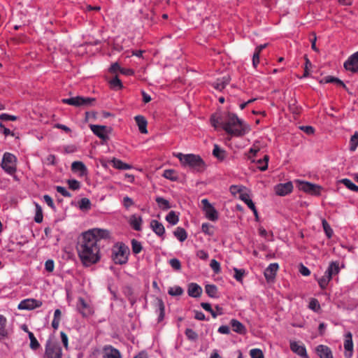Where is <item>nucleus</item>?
I'll return each mask as SVG.
<instances>
[{"instance_id": "nucleus-10", "label": "nucleus", "mask_w": 358, "mask_h": 358, "mask_svg": "<svg viewBox=\"0 0 358 358\" xmlns=\"http://www.w3.org/2000/svg\"><path fill=\"white\" fill-rule=\"evenodd\" d=\"M42 302L34 299H27L22 300L18 304V309L20 310H33L36 308L41 307Z\"/></svg>"}, {"instance_id": "nucleus-2", "label": "nucleus", "mask_w": 358, "mask_h": 358, "mask_svg": "<svg viewBox=\"0 0 358 358\" xmlns=\"http://www.w3.org/2000/svg\"><path fill=\"white\" fill-rule=\"evenodd\" d=\"M222 129L228 134L235 136H242L249 131V127L234 113H227L224 121L221 122Z\"/></svg>"}, {"instance_id": "nucleus-21", "label": "nucleus", "mask_w": 358, "mask_h": 358, "mask_svg": "<svg viewBox=\"0 0 358 358\" xmlns=\"http://www.w3.org/2000/svg\"><path fill=\"white\" fill-rule=\"evenodd\" d=\"M230 78L229 76H223L217 78L212 83V86L218 91L223 90L225 87L229 83Z\"/></svg>"}, {"instance_id": "nucleus-16", "label": "nucleus", "mask_w": 358, "mask_h": 358, "mask_svg": "<svg viewBox=\"0 0 358 358\" xmlns=\"http://www.w3.org/2000/svg\"><path fill=\"white\" fill-rule=\"evenodd\" d=\"M279 268L278 264L272 263L264 271V276L267 281H272L275 277L276 273Z\"/></svg>"}, {"instance_id": "nucleus-11", "label": "nucleus", "mask_w": 358, "mask_h": 358, "mask_svg": "<svg viewBox=\"0 0 358 358\" xmlns=\"http://www.w3.org/2000/svg\"><path fill=\"white\" fill-rule=\"evenodd\" d=\"M344 68L352 73L358 71V51L352 54L344 63Z\"/></svg>"}, {"instance_id": "nucleus-52", "label": "nucleus", "mask_w": 358, "mask_h": 358, "mask_svg": "<svg viewBox=\"0 0 358 358\" xmlns=\"http://www.w3.org/2000/svg\"><path fill=\"white\" fill-rule=\"evenodd\" d=\"M251 358H264V354L260 349L254 348L250 351Z\"/></svg>"}, {"instance_id": "nucleus-4", "label": "nucleus", "mask_w": 358, "mask_h": 358, "mask_svg": "<svg viewBox=\"0 0 358 358\" xmlns=\"http://www.w3.org/2000/svg\"><path fill=\"white\" fill-rule=\"evenodd\" d=\"M62 350L59 343L48 339L45 344L44 358H62Z\"/></svg>"}, {"instance_id": "nucleus-23", "label": "nucleus", "mask_w": 358, "mask_h": 358, "mask_svg": "<svg viewBox=\"0 0 358 358\" xmlns=\"http://www.w3.org/2000/svg\"><path fill=\"white\" fill-rule=\"evenodd\" d=\"M136 123L138 127V129L141 134H147V124L148 122L146 119L143 115H136L134 117Z\"/></svg>"}, {"instance_id": "nucleus-46", "label": "nucleus", "mask_w": 358, "mask_h": 358, "mask_svg": "<svg viewBox=\"0 0 358 358\" xmlns=\"http://www.w3.org/2000/svg\"><path fill=\"white\" fill-rule=\"evenodd\" d=\"M234 278L238 282H242L243 278L245 274V271L244 269H239L237 268H234Z\"/></svg>"}, {"instance_id": "nucleus-49", "label": "nucleus", "mask_w": 358, "mask_h": 358, "mask_svg": "<svg viewBox=\"0 0 358 358\" xmlns=\"http://www.w3.org/2000/svg\"><path fill=\"white\" fill-rule=\"evenodd\" d=\"M230 192L234 195H236V194L241 195V192H246L244 187L238 185H231L230 187Z\"/></svg>"}, {"instance_id": "nucleus-41", "label": "nucleus", "mask_w": 358, "mask_h": 358, "mask_svg": "<svg viewBox=\"0 0 358 358\" xmlns=\"http://www.w3.org/2000/svg\"><path fill=\"white\" fill-rule=\"evenodd\" d=\"M36 206V215L34 217V221L36 223H41L43 221V210L41 206L37 203H35Z\"/></svg>"}, {"instance_id": "nucleus-37", "label": "nucleus", "mask_w": 358, "mask_h": 358, "mask_svg": "<svg viewBox=\"0 0 358 358\" xmlns=\"http://www.w3.org/2000/svg\"><path fill=\"white\" fill-rule=\"evenodd\" d=\"M165 178L172 181H176L178 179V176L176 171L173 169H166L164 170L163 175Z\"/></svg>"}, {"instance_id": "nucleus-27", "label": "nucleus", "mask_w": 358, "mask_h": 358, "mask_svg": "<svg viewBox=\"0 0 358 358\" xmlns=\"http://www.w3.org/2000/svg\"><path fill=\"white\" fill-rule=\"evenodd\" d=\"M230 324L233 331L238 334H244L246 331L245 326L237 320L232 319L230 321Z\"/></svg>"}, {"instance_id": "nucleus-18", "label": "nucleus", "mask_w": 358, "mask_h": 358, "mask_svg": "<svg viewBox=\"0 0 358 358\" xmlns=\"http://www.w3.org/2000/svg\"><path fill=\"white\" fill-rule=\"evenodd\" d=\"M202 288L200 285L195 282H191L188 285L187 294L193 298H198L202 294Z\"/></svg>"}, {"instance_id": "nucleus-31", "label": "nucleus", "mask_w": 358, "mask_h": 358, "mask_svg": "<svg viewBox=\"0 0 358 358\" xmlns=\"http://www.w3.org/2000/svg\"><path fill=\"white\" fill-rule=\"evenodd\" d=\"M206 293L211 298H218V289L215 285H206L205 286Z\"/></svg>"}, {"instance_id": "nucleus-28", "label": "nucleus", "mask_w": 358, "mask_h": 358, "mask_svg": "<svg viewBox=\"0 0 358 358\" xmlns=\"http://www.w3.org/2000/svg\"><path fill=\"white\" fill-rule=\"evenodd\" d=\"M334 83L338 85H341L345 90H348V87L344 84V83L341 80H340L337 78H335L334 76H328L324 77L323 79H322L320 80V83Z\"/></svg>"}, {"instance_id": "nucleus-22", "label": "nucleus", "mask_w": 358, "mask_h": 358, "mask_svg": "<svg viewBox=\"0 0 358 358\" xmlns=\"http://www.w3.org/2000/svg\"><path fill=\"white\" fill-rule=\"evenodd\" d=\"M150 227L152 231L159 236H162L165 233L164 225L157 220H152L150 222Z\"/></svg>"}, {"instance_id": "nucleus-53", "label": "nucleus", "mask_w": 358, "mask_h": 358, "mask_svg": "<svg viewBox=\"0 0 358 358\" xmlns=\"http://www.w3.org/2000/svg\"><path fill=\"white\" fill-rule=\"evenodd\" d=\"M358 146V134L355 133L350 139V150L355 151Z\"/></svg>"}, {"instance_id": "nucleus-12", "label": "nucleus", "mask_w": 358, "mask_h": 358, "mask_svg": "<svg viewBox=\"0 0 358 358\" xmlns=\"http://www.w3.org/2000/svg\"><path fill=\"white\" fill-rule=\"evenodd\" d=\"M90 127L92 131L100 139L104 141H106L108 139V136L107 135L108 127L106 126L90 124Z\"/></svg>"}, {"instance_id": "nucleus-19", "label": "nucleus", "mask_w": 358, "mask_h": 358, "mask_svg": "<svg viewBox=\"0 0 358 358\" xmlns=\"http://www.w3.org/2000/svg\"><path fill=\"white\" fill-rule=\"evenodd\" d=\"M316 352L320 358H334L331 350L324 345L317 346Z\"/></svg>"}, {"instance_id": "nucleus-45", "label": "nucleus", "mask_w": 358, "mask_h": 358, "mask_svg": "<svg viewBox=\"0 0 358 358\" xmlns=\"http://www.w3.org/2000/svg\"><path fill=\"white\" fill-rule=\"evenodd\" d=\"M224 121V117L220 115L216 117L215 115H212L210 117V122L213 127L217 128L218 125L222 126L221 122Z\"/></svg>"}, {"instance_id": "nucleus-15", "label": "nucleus", "mask_w": 358, "mask_h": 358, "mask_svg": "<svg viewBox=\"0 0 358 358\" xmlns=\"http://www.w3.org/2000/svg\"><path fill=\"white\" fill-rule=\"evenodd\" d=\"M344 348L345 350V358H351L353 353V342H352V336L350 332H348L345 335V338L344 341Z\"/></svg>"}, {"instance_id": "nucleus-55", "label": "nucleus", "mask_w": 358, "mask_h": 358, "mask_svg": "<svg viewBox=\"0 0 358 358\" xmlns=\"http://www.w3.org/2000/svg\"><path fill=\"white\" fill-rule=\"evenodd\" d=\"M157 306L159 309V315L158 320L162 321L164 317V304L161 299H157Z\"/></svg>"}, {"instance_id": "nucleus-29", "label": "nucleus", "mask_w": 358, "mask_h": 358, "mask_svg": "<svg viewBox=\"0 0 358 358\" xmlns=\"http://www.w3.org/2000/svg\"><path fill=\"white\" fill-rule=\"evenodd\" d=\"M71 169L74 172L80 171L81 176L87 173V168L82 162H73L71 164Z\"/></svg>"}, {"instance_id": "nucleus-57", "label": "nucleus", "mask_w": 358, "mask_h": 358, "mask_svg": "<svg viewBox=\"0 0 358 358\" xmlns=\"http://www.w3.org/2000/svg\"><path fill=\"white\" fill-rule=\"evenodd\" d=\"M186 336L192 341H195L198 338V334L192 329H187L185 330Z\"/></svg>"}, {"instance_id": "nucleus-59", "label": "nucleus", "mask_w": 358, "mask_h": 358, "mask_svg": "<svg viewBox=\"0 0 358 358\" xmlns=\"http://www.w3.org/2000/svg\"><path fill=\"white\" fill-rule=\"evenodd\" d=\"M210 266L215 273H218L220 271V264L215 259L211 260Z\"/></svg>"}, {"instance_id": "nucleus-26", "label": "nucleus", "mask_w": 358, "mask_h": 358, "mask_svg": "<svg viewBox=\"0 0 358 358\" xmlns=\"http://www.w3.org/2000/svg\"><path fill=\"white\" fill-rule=\"evenodd\" d=\"M78 309L80 313L85 317L88 316L92 313L90 307L82 298L79 299Z\"/></svg>"}, {"instance_id": "nucleus-9", "label": "nucleus", "mask_w": 358, "mask_h": 358, "mask_svg": "<svg viewBox=\"0 0 358 358\" xmlns=\"http://www.w3.org/2000/svg\"><path fill=\"white\" fill-rule=\"evenodd\" d=\"M202 210L207 219L210 221H216L218 219V213L216 209L212 206L207 199L201 201Z\"/></svg>"}, {"instance_id": "nucleus-20", "label": "nucleus", "mask_w": 358, "mask_h": 358, "mask_svg": "<svg viewBox=\"0 0 358 358\" xmlns=\"http://www.w3.org/2000/svg\"><path fill=\"white\" fill-rule=\"evenodd\" d=\"M340 268L338 262H332L329 264V266L324 275L331 280L334 275L338 274Z\"/></svg>"}, {"instance_id": "nucleus-40", "label": "nucleus", "mask_w": 358, "mask_h": 358, "mask_svg": "<svg viewBox=\"0 0 358 358\" xmlns=\"http://www.w3.org/2000/svg\"><path fill=\"white\" fill-rule=\"evenodd\" d=\"M268 160L269 157L266 155L264 156L263 159L257 160V163L258 164V169L262 171H266L268 168Z\"/></svg>"}, {"instance_id": "nucleus-17", "label": "nucleus", "mask_w": 358, "mask_h": 358, "mask_svg": "<svg viewBox=\"0 0 358 358\" xmlns=\"http://www.w3.org/2000/svg\"><path fill=\"white\" fill-rule=\"evenodd\" d=\"M103 358H122L118 350L111 345H106L103 349Z\"/></svg>"}, {"instance_id": "nucleus-3", "label": "nucleus", "mask_w": 358, "mask_h": 358, "mask_svg": "<svg viewBox=\"0 0 358 358\" xmlns=\"http://www.w3.org/2000/svg\"><path fill=\"white\" fill-rule=\"evenodd\" d=\"M176 156L184 166H189L198 172L203 171L206 168V164L199 155L178 153Z\"/></svg>"}, {"instance_id": "nucleus-36", "label": "nucleus", "mask_w": 358, "mask_h": 358, "mask_svg": "<svg viewBox=\"0 0 358 358\" xmlns=\"http://www.w3.org/2000/svg\"><path fill=\"white\" fill-rule=\"evenodd\" d=\"M155 201L159 207L163 210H166L171 208L169 201L162 197L158 196L156 198Z\"/></svg>"}, {"instance_id": "nucleus-34", "label": "nucleus", "mask_w": 358, "mask_h": 358, "mask_svg": "<svg viewBox=\"0 0 358 358\" xmlns=\"http://www.w3.org/2000/svg\"><path fill=\"white\" fill-rule=\"evenodd\" d=\"M238 198L243 201L250 209H253L255 206V203L250 199V195L247 192H241V195H238Z\"/></svg>"}, {"instance_id": "nucleus-7", "label": "nucleus", "mask_w": 358, "mask_h": 358, "mask_svg": "<svg viewBox=\"0 0 358 358\" xmlns=\"http://www.w3.org/2000/svg\"><path fill=\"white\" fill-rule=\"evenodd\" d=\"M62 103L69 104L71 106L79 107V106H89L92 105L95 101L94 98L83 97V96H75L69 99H63Z\"/></svg>"}, {"instance_id": "nucleus-58", "label": "nucleus", "mask_w": 358, "mask_h": 358, "mask_svg": "<svg viewBox=\"0 0 358 358\" xmlns=\"http://www.w3.org/2000/svg\"><path fill=\"white\" fill-rule=\"evenodd\" d=\"M308 307L314 311H317L320 308V303L315 299H312L310 300Z\"/></svg>"}, {"instance_id": "nucleus-35", "label": "nucleus", "mask_w": 358, "mask_h": 358, "mask_svg": "<svg viewBox=\"0 0 358 358\" xmlns=\"http://www.w3.org/2000/svg\"><path fill=\"white\" fill-rule=\"evenodd\" d=\"M174 236L180 241L183 242L186 240L187 234L186 231L182 227H178L173 232Z\"/></svg>"}, {"instance_id": "nucleus-33", "label": "nucleus", "mask_w": 358, "mask_h": 358, "mask_svg": "<svg viewBox=\"0 0 358 358\" xmlns=\"http://www.w3.org/2000/svg\"><path fill=\"white\" fill-rule=\"evenodd\" d=\"M112 164L113 167L120 170H129L131 168V165L115 158L112 160Z\"/></svg>"}, {"instance_id": "nucleus-30", "label": "nucleus", "mask_w": 358, "mask_h": 358, "mask_svg": "<svg viewBox=\"0 0 358 358\" xmlns=\"http://www.w3.org/2000/svg\"><path fill=\"white\" fill-rule=\"evenodd\" d=\"M213 155L214 157H215L217 159L222 161L225 159L227 156V152L224 150L220 148L219 145H214V148L213 150Z\"/></svg>"}, {"instance_id": "nucleus-64", "label": "nucleus", "mask_w": 358, "mask_h": 358, "mask_svg": "<svg viewBox=\"0 0 358 358\" xmlns=\"http://www.w3.org/2000/svg\"><path fill=\"white\" fill-rule=\"evenodd\" d=\"M133 204H134L133 200L130 197H129V196L124 197L123 205L126 208H129Z\"/></svg>"}, {"instance_id": "nucleus-13", "label": "nucleus", "mask_w": 358, "mask_h": 358, "mask_svg": "<svg viewBox=\"0 0 358 358\" xmlns=\"http://www.w3.org/2000/svg\"><path fill=\"white\" fill-rule=\"evenodd\" d=\"M275 192L279 196H285L289 194L293 189V185L291 182L280 183L275 186Z\"/></svg>"}, {"instance_id": "nucleus-48", "label": "nucleus", "mask_w": 358, "mask_h": 358, "mask_svg": "<svg viewBox=\"0 0 358 358\" xmlns=\"http://www.w3.org/2000/svg\"><path fill=\"white\" fill-rule=\"evenodd\" d=\"M323 229L328 238H331L333 234V230L331 229L330 225L328 224L326 220L323 219L322 221Z\"/></svg>"}, {"instance_id": "nucleus-6", "label": "nucleus", "mask_w": 358, "mask_h": 358, "mask_svg": "<svg viewBox=\"0 0 358 358\" xmlns=\"http://www.w3.org/2000/svg\"><path fill=\"white\" fill-rule=\"evenodd\" d=\"M128 247L124 243H120L113 250V259L116 264H126L128 260Z\"/></svg>"}, {"instance_id": "nucleus-38", "label": "nucleus", "mask_w": 358, "mask_h": 358, "mask_svg": "<svg viewBox=\"0 0 358 358\" xmlns=\"http://www.w3.org/2000/svg\"><path fill=\"white\" fill-rule=\"evenodd\" d=\"M166 220L172 225H176L179 222L178 215L175 211H170L166 216Z\"/></svg>"}, {"instance_id": "nucleus-42", "label": "nucleus", "mask_w": 358, "mask_h": 358, "mask_svg": "<svg viewBox=\"0 0 358 358\" xmlns=\"http://www.w3.org/2000/svg\"><path fill=\"white\" fill-rule=\"evenodd\" d=\"M78 206L80 210H87L91 208V202L87 198H83L78 203Z\"/></svg>"}, {"instance_id": "nucleus-24", "label": "nucleus", "mask_w": 358, "mask_h": 358, "mask_svg": "<svg viewBox=\"0 0 358 358\" xmlns=\"http://www.w3.org/2000/svg\"><path fill=\"white\" fill-rule=\"evenodd\" d=\"M201 306L206 310V311H208L209 312L212 317L213 318H216L217 317V315H222L223 314V311H222V308L221 307H220L219 306H215V310H217V311L218 312L217 313H215V310H213V308H211V306L210 303H201Z\"/></svg>"}, {"instance_id": "nucleus-32", "label": "nucleus", "mask_w": 358, "mask_h": 358, "mask_svg": "<svg viewBox=\"0 0 358 358\" xmlns=\"http://www.w3.org/2000/svg\"><path fill=\"white\" fill-rule=\"evenodd\" d=\"M7 320L6 317L0 315V341L7 337L8 331L6 328Z\"/></svg>"}, {"instance_id": "nucleus-47", "label": "nucleus", "mask_w": 358, "mask_h": 358, "mask_svg": "<svg viewBox=\"0 0 358 358\" xmlns=\"http://www.w3.org/2000/svg\"><path fill=\"white\" fill-rule=\"evenodd\" d=\"M132 251L134 254H138L142 250L141 243L136 239L131 241Z\"/></svg>"}, {"instance_id": "nucleus-50", "label": "nucleus", "mask_w": 358, "mask_h": 358, "mask_svg": "<svg viewBox=\"0 0 358 358\" xmlns=\"http://www.w3.org/2000/svg\"><path fill=\"white\" fill-rule=\"evenodd\" d=\"M202 231L208 235H213L214 231L213 229V226L208 223H203L201 225Z\"/></svg>"}, {"instance_id": "nucleus-60", "label": "nucleus", "mask_w": 358, "mask_h": 358, "mask_svg": "<svg viewBox=\"0 0 358 358\" xmlns=\"http://www.w3.org/2000/svg\"><path fill=\"white\" fill-rule=\"evenodd\" d=\"M57 192L60 193L64 197H71V194L66 189L65 187L62 186L56 187Z\"/></svg>"}, {"instance_id": "nucleus-62", "label": "nucleus", "mask_w": 358, "mask_h": 358, "mask_svg": "<svg viewBox=\"0 0 358 358\" xmlns=\"http://www.w3.org/2000/svg\"><path fill=\"white\" fill-rule=\"evenodd\" d=\"M54 268H55V264H54L53 260L48 259L45 262V268L47 271L52 272V271H53Z\"/></svg>"}, {"instance_id": "nucleus-14", "label": "nucleus", "mask_w": 358, "mask_h": 358, "mask_svg": "<svg viewBox=\"0 0 358 358\" xmlns=\"http://www.w3.org/2000/svg\"><path fill=\"white\" fill-rule=\"evenodd\" d=\"M291 350L302 358H308L306 349L304 345H300L296 341H290Z\"/></svg>"}, {"instance_id": "nucleus-1", "label": "nucleus", "mask_w": 358, "mask_h": 358, "mask_svg": "<svg viewBox=\"0 0 358 358\" xmlns=\"http://www.w3.org/2000/svg\"><path fill=\"white\" fill-rule=\"evenodd\" d=\"M110 233L106 229H92L84 232L79 239L76 249L81 262L85 266H90L100 259L99 241L108 238Z\"/></svg>"}, {"instance_id": "nucleus-61", "label": "nucleus", "mask_w": 358, "mask_h": 358, "mask_svg": "<svg viewBox=\"0 0 358 358\" xmlns=\"http://www.w3.org/2000/svg\"><path fill=\"white\" fill-rule=\"evenodd\" d=\"M110 84L112 87H118L120 89L122 87V85L121 80L118 78L117 76L114 77L110 81Z\"/></svg>"}, {"instance_id": "nucleus-39", "label": "nucleus", "mask_w": 358, "mask_h": 358, "mask_svg": "<svg viewBox=\"0 0 358 358\" xmlns=\"http://www.w3.org/2000/svg\"><path fill=\"white\" fill-rule=\"evenodd\" d=\"M339 182L343 184L349 189L358 192V186L354 184L350 179L343 178L339 180Z\"/></svg>"}, {"instance_id": "nucleus-44", "label": "nucleus", "mask_w": 358, "mask_h": 358, "mask_svg": "<svg viewBox=\"0 0 358 358\" xmlns=\"http://www.w3.org/2000/svg\"><path fill=\"white\" fill-rule=\"evenodd\" d=\"M184 291L180 286H175L169 289L168 293L171 296H180L183 294Z\"/></svg>"}, {"instance_id": "nucleus-56", "label": "nucleus", "mask_w": 358, "mask_h": 358, "mask_svg": "<svg viewBox=\"0 0 358 358\" xmlns=\"http://www.w3.org/2000/svg\"><path fill=\"white\" fill-rule=\"evenodd\" d=\"M169 264L176 271H179L181 268V263L178 259H171L169 260Z\"/></svg>"}, {"instance_id": "nucleus-8", "label": "nucleus", "mask_w": 358, "mask_h": 358, "mask_svg": "<svg viewBox=\"0 0 358 358\" xmlns=\"http://www.w3.org/2000/svg\"><path fill=\"white\" fill-rule=\"evenodd\" d=\"M298 188L306 193H308L314 196L320 195L321 190L322 189V187L318 185L304 181L299 182Z\"/></svg>"}, {"instance_id": "nucleus-5", "label": "nucleus", "mask_w": 358, "mask_h": 358, "mask_svg": "<svg viewBox=\"0 0 358 358\" xmlns=\"http://www.w3.org/2000/svg\"><path fill=\"white\" fill-rule=\"evenodd\" d=\"M16 157L10 153L5 152L3 156L1 166L8 174L13 175L16 171Z\"/></svg>"}, {"instance_id": "nucleus-51", "label": "nucleus", "mask_w": 358, "mask_h": 358, "mask_svg": "<svg viewBox=\"0 0 358 358\" xmlns=\"http://www.w3.org/2000/svg\"><path fill=\"white\" fill-rule=\"evenodd\" d=\"M317 280L320 287L322 289H326V287H327V285L330 281V280H329L324 275L322 276L321 278H319L318 279H317Z\"/></svg>"}, {"instance_id": "nucleus-25", "label": "nucleus", "mask_w": 358, "mask_h": 358, "mask_svg": "<svg viewBox=\"0 0 358 358\" xmlns=\"http://www.w3.org/2000/svg\"><path fill=\"white\" fill-rule=\"evenodd\" d=\"M142 218L141 216L132 215L129 220V222L131 227L136 231L141 230Z\"/></svg>"}, {"instance_id": "nucleus-63", "label": "nucleus", "mask_w": 358, "mask_h": 358, "mask_svg": "<svg viewBox=\"0 0 358 358\" xmlns=\"http://www.w3.org/2000/svg\"><path fill=\"white\" fill-rule=\"evenodd\" d=\"M196 256L201 259L206 260L208 258V254L203 250H198L196 252Z\"/></svg>"}, {"instance_id": "nucleus-54", "label": "nucleus", "mask_w": 358, "mask_h": 358, "mask_svg": "<svg viewBox=\"0 0 358 358\" xmlns=\"http://www.w3.org/2000/svg\"><path fill=\"white\" fill-rule=\"evenodd\" d=\"M69 187L72 190L79 189L80 187V182L76 180L72 179L67 181Z\"/></svg>"}, {"instance_id": "nucleus-43", "label": "nucleus", "mask_w": 358, "mask_h": 358, "mask_svg": "<svg viewBox=\"0 0 358 358\" xmlns=\"http://www.w3.org/2000/svg\"><path fill=\"white\" fill-rule=\"evenodd\" d=\"M29 338L30 339V348L32 350H36L40 347V344L34 334L31 331H28Z\"/></svg>"}]
</instances>
